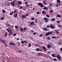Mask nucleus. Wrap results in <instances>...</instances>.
I'll list each match as a JSON object with an SVG mask.
<instances>
[{"label": "nucleus", "mask_w": 62, "mask_h": 62, "mask_svg": "<svg viewBox=\"0 0 62 62\" xmlns=\"http://www.w3.org/2000/svg\"><path fill=\"white\" fill-rule=\"evenodd\" d=\"M6 29L8 32H9V34H11V35L12 34V32H11V30H9L7 28Z\"/></svg>", "instance_id": "nucleus-1"}, {"label": "nucleus", "mask_w": 62, "mask_h": 62, "mask_svg": "<svg viewBox=\"0 0 62 62\" xmlns=\"http://www.w3.org/2000/svg\"><path fill=\"white\" fill-rule=\"evenodd\" d=\"M52 33V31L50 32H48L46 34V36H48L49 35H51V34Z\"/></svg>", "instance_id": "nucleus-2"}, {"label": "nucleus", "mask_w": 62, "mask_h": 62, "mask_svg": "<svg viewBox=\"0 0 62 62\" xmlns=\"http://www.w3.org/2000/svg\"><path fill=\"white\" fill-rule=\"evenodd\" d=\"M57 58H58V60H60L61 59V56H60L59 55H58L57 56Z\"/></svg>", "instance_id": "nucleus-3"}, {"label": "nucleus", "mask_w": 62, "mask_h": 62, "mask_svg": "<svg viewBox=\"0 0 62 62\" xmlns=\"http://www.w3.org/2000/svg\"><path fill=\"white\" fill-rule=\"evenodd\" d=\"M0 41H1V42L2 43H3V44H5L6 43V42L0 39Z\"/></svg>", "instance_id": "nucleus-4"}, {"label": "nucleus", "mask_w": 62, "mask_h": 62, "mask_svg": "<svg viewBox=\"0 0 62 62\" xmlns=\"http://www.w3.org/2000/svg\"><path fill=\"white\" fill-rule=\"evenodd\" d=\"M42 48L43 49H44V50L45 51H46V47L44 46H43L42 47Z\"/></svg>", "instance_id": "nucleus-5"}, {"label": "nucleus", "mask_w": 62, "mask_h": 62, "mask_svg": "<svg viewBox=\"0 0 62 62\" xmlns=\"http://www.w3.org/2000/svg\"><path fill=\"white\" fill-rule=\"evenodd\" d=\"M11 4L12 6H13L14 7L15 6V5H14V2H12L11 3Z\"/></svg>", "instance_id": "nucleus-6"}, {"label": "nucleus", "mask_w": 62, "mask_h": 62, "mask_svg": "<svg viewBox=\"0 0 62 62\" xmlns=\"http://www.w3.org/2000/svg\"><path fill=\"white\" fill-rule=\"evenodd\" d=\"M9 44L10 45H15V44L12 42L10 43Z\"/></svg>", "instance_id": "nucleus-7"}, {"label": "nucleus", "mask_w": 62, "mask_h": 62, "mask_svg": "<svg viewBox=\"0 0 62 62\" xmlns=\"http://www.w3.org/2000/svg\"><path fill=\"white\" fill-rule=\"evenodd\" d=\"M50 26L51 27V28H52V29H54V27L52 25H50Z\"/></svg>", "instance_id": "nucleus-8"}, {"label": "nucleus", "mask_w": 62, "mask_h": 62, "mask_svg": "<svg viewBox=\"0 0 62 62\" xmlns=\"http://www.w3.org/2000/svg\"><path fill=\"white\" fill-rule=\"evenodd\" d=\"M23 18H26V16L24 15H22L21 16Z\"/></svg>", "instance_id": "nucleus-9"}, {"label": "nucleus", "mask_w": 62, "mask_h": 62, "mask_svg": "<svg viewBox=\"0 0 62 62\" xmlns=\"http://www.w3.org/2000/svg\"><path fill=\"white\" fill-rule=\"evenodd\" d=\"M18 3L19 4V5H20V4H22V2H21V1H18Z\"/></svg>", "instance_id": "nucleus-10"}, {"label": "nucleus", "mask_w": 62, "mask_h": 62, "mask_svg": "<svg viewBox=\"0 0 62 62\" xmlns=\"http://www.w3.org/2000/svg\"><path fill=\"white\" fill-rule=\"evenodd\" d=\"M23 28L22 27H21L20 28V31L21 32H23Z\"/></svg>", "instance_id": "nucleus-11"}, {"label": "nucleus", "mask_w": 62, "mask_h": 62, "mask_svg": "<svg viewBox=\"0 0 62 62\" xmlns=\"http://www.w3.org/2000/svg\"><path fill=\"white\" fill-rule=\"evenodd\" d=\"M2 12L3 13H6V11L4 10V9L2 10Z\"/></svg>", "instance_id": "nucleus-12"}, {"label": "nucleus", "mask_w": 62, "mask_h": 62, "mask_svg": "<svg viewBox=\"0 0 62 62\" xmlns=\"http://www.w3.org/2000/svg\"><path fill=\"white\" fill-rule=\"evenodd\" d=\"M43 30L44 31H47V29L46 28H43Z\"/></svg>", "instance_id": "nucleus-13"}, {"label": "nucleus", "mask_w": 62, "mask_h": 62, "mask_svg": "<svg viewBox=\"0 0 62 62\" xmlns=\"http://www.w3.org/2000/svg\"><path fill=\"white\" fill-rule=\"evenodd\" d=\"M13 14V12H12L10 13L9 15H12Z\"/></svg>", "instance_id": "nucleus-14"}, {"label": "nucleus", "mask_w": 62, "mask_h": 62, "mask_svg": "<svg viewBox=\"0 0 62 62\" xmlns=\"http://www.w3.org/2000/svg\"><path fill=\"white\" fill-rule=\"evenodd\" d=\"M56 31V33L57 34H59V32H58V31L57 30H55Z\"/></svg>", "instance_id": "nucleus-15"}, {"label": "nucleus", "mask_w": 62, "mask_h": 62, "mask_svg": "<svg viewBox=\"0 0 62 62\" xmlns=\"http://www.w3.org/2000/svg\"><path fill=\"white\" fill-rule=\"evenodd\" d=\"M45 12L44 11H43L42 12V14L43 15L45 14Z\"/></svg>", "instance_id": "nucleus-16"}, {"label": "nucleus", "mask_w": 62, "mask_h": 62, "mask_svg": "<svg viewBox=\"0 0 62 62\" xmlns=\"http://www.w3.org/2000/svg\"><path fill=\"white\" fill-rule=\"evenodd\" d=\"M57 3L58 4L59 3H60L61 2V1L60 0H57Z\"/></svg>", "instance_id": "nucleus-17"}, {"label": "nucleus", "mask_w": 62, "mask_h": 62, "mask_svg": "<svg viewBox=\"0 0 62 62\" xmlns=\"http://www.w3.org/2000/svg\"><path fill=\"white\" fill-rule=\"evenodd\" d=\"M25 6L26 7H29V6H30V5L29 4H26L25 5Z\"/></svg>", "instance_id": "nucleus-18"}, {"label": "nucleus", "mask_w": 62, "mask_h": 62, "mask_svg": "<svg viewBox=\"0 0 62 62\" xmlns=\"http://www.w3.org/2000/svg\"><path fill=\"white\" fill-rule=\"evenodd\" d=\"M28 47H31V43H29V44H28Z\"/></svg>", "instance_id": "nucleus-19"}, {"label": "nucleus", "mask_w": 62, "mask_h": 62, "mask_svg": "<svg viewBox=\"0 0 62 62\" xmlns=\"http://www.w3.org/2000/svg\"><path fill=\"white\" fill-rule=\"evenodd\" d=\"M6 25H7V26H10V25L9 24H7V23H6Z\"/></svg>", "instance_id": "nucleus-20"}, {"label": "nucleus", "mask_w": 62, "mask_h": 62, "mask_svg": "<svg viewBox=\"0 0 62 62\" xmlns=\"http://www.w3.org/2000/svg\"><path fill=\"white\" fill-rule=\"evenodd\" d=\"M7 34H8V33L7 32H6L5 33L4 37H6V36H7Z\"/></svg>", "instance_id": "nucleus-21"}, {"label": "nucleus", "mask_w": 62, "mask_h": 62, "mask_svg": "<svg viewBox=\"0 0 62 62\" xmlns=\"http://www.w3.org/2000/svg\"><path fill=\"white\" fill-rule=\"evenodd\" d=\"M47 47L48 48H50V47H51V46L50 45H49L47 46Z\"/></svg>", "instance_id": "nucleus-22"}, {"label": "nucleus", "mask_w": 62, "mask_h": 62, "mask_svg": "<svg viewBox=\"0 0 62 62\" xmlns=\"http://www.w3.org/2000/svg\"><path fill=\"white\" fill-rule=\"evenodd\" d=\"M54 55H55V54H52V56L53 57H55V56H54Z\"/></svg>", "instance_id": "nucleus-23"}, {"label": "nucleus", "mask_w": 62, "mask_h": 62, "mask_svg": "<svg viewBox=\"0 0 62 62\" xmlns=\"http://www.w3.org/2000/svg\"><path fill=\"white\" fill-rule=\"evenodd\" d=\"M52 3H50L49 5V7H52Z\"/></svg>", "instance_id": "nucleus-24"}, {"label": "nucleus", "mask_w": 62, "mask_h": 62, "mask_svg": "<svg viewBox=\"0 0 62 62\" xmlns=\"http://www.w3.org/2000/svg\"><path fill=\"white\" fill-rule=\"evenodd\" d=\"M51 21H55V18H54L53 19H51Z\"/></svg>", "instance_id": "nucleus-25"}, {"label": "nucleus", "mask_w": 62, "mask_h": 62, "mask_svg": "<svg viewBox=\"0 0 62 62\" xmlns=\"http://www.w3.org/2000/svg\"><path fill=\"white\" fill-rule=\"evenodd\" d=\"M44 10H45V9H47V10H48V8H47V7H45L44 8Z\"/></svg>", "instance_id": "nucleus-26"}, {"label": "nucleus", "mask_w": 62, "mask_h": 62, "mask_svg": "<svg viewBox=\"0 0 62 62\" xmlns=\"http://www.w3.org/2000/svg\"><path fill=\"white\" fill-rule=\"evenodd\" d=\"M44 20H48V19L46 18H44Z\"/></svg>", "instance_id": "nucleus-27"}, {"label": "nucleus", "mask_w": 62, "mask_h": 62, "mask_svg": "<svg viewBox=\"0 0 62 62\" xmlns=\"http://www.w3.org/2000/svg\"><path fill=\"white\" fill-rule=\"evenodd\" d=\"M36 51H39L40 50V49L38 48L36 49Z\"/></svg>", "instance_id": "nucleus-28"}, {"label": "nucleus", "mask_w": 62, "mask_h": 62, "mask_svg": "<svg viewBox=\"0 0 62 62\" xmlns=\"http://www.w3.org/2000/svg\"><path fill=\"white\" fill-rule=\"evenodd\" d=\"M46 16L47 17V18H49V17H50V16L48 15H46Z\"/></svg>", "instance_id": "nucleus-29"}, {"label": "nucleus", "mask_w": 62, "mask_h": 62, "mask_svg": "<svg viewBox=\"0 0 62 62\" xmlns=\"http://www.w3.org/2000/svg\"><path fill=\"white\" fill-rule=\"evenodd\" d=\"M52 39H55V38H56V37L55 36H53L52 37Z\"/></svg>", "instance_id": "nucleus-30"}, {"label": "nucleus", "mask_w": 62, "mask_h": 62, "mask_svg": "<svg viewBox=\"0 0 62 62\" xmlns=\"http://www.w3.org/2000/svg\"><path fill=\"white\" fill-rule=\"evenodd\" d=\"M43 4H44V5H46V2H45V1H43Z\"/></svg>", "instance_id": "nucleus-31"}, {"label": "nucleus", "mask_w": 62, "mask_h": 62, "mask_svg": "<svg viewBox=\"0 0 62 62\" xmlns=\"http://www.w3.org/2000/svg\"><path fill=\"white\" fill-rule=\"evenodd\" d=\"M17 35V34L15 33L13 35V36H16Z\"/></svg>", "instance_id": "nucleus-32"}, {"label": "nucleus", "mask_w": 62, "mask_h": 62, "mask_svg": "<svg viewBox=\"0 0 62 62\" xmlns=\"http://www.w3.org/2000/svg\"><path fill=\"white\" fill-rule=\"evenodd\" d=\"M47 39H48V40H50V38L49 37H47Z\"/></svg>", "instance_id": "nucleus-33"}, {"label": "nucleus", "mask_w": 62, "mask_h": 62, "mask_svg": "<svg viewBox=\"0 0 62 62\" xmlns=\"http://www.w3.org/2000/svg\"><path fill=\"white\" fill-rule=\"evenodd\" d=\"M29 16V14H26L25 15V16Z\"/></svg>", "instance_id": "nucleus-34"}, {"label": "nucleus", "mask_w": 62, "mask_h": 62, "mask_svg": "<svg viewBox=\"0 0 62 62\" xmlns=\"http://www.w3.org/2000/svg\"><path fill=\"white\" fill-rule=\"evenodd\" d=\"M15 28H16V29H17V28H18V26H15Z\"/></svg>", "instance_id": "nucleus-35"}, {"label": "nucleus", "mask_w": 62, "mask_h": 62, "mask_svg": "<svg viewBox=\"0 0 62 62\" xmlns=\"http://www.w3.org/2000/svg\"><path fill=\"white\" fill-rule=\"evenodd\" d=\"M4 18L3 17H1V18L0 19L1 20H4Z\"/></svg>", "instance_id": "nucleus-36"}, {"label": "nucleus", "mask_w": 62, "mask_h": 62, "mask_svg": "<svg viewBox=\"0 0 62 62\" xmlns=\"http://www.w3.org/2000/svg\"><path fill=\"white\" fill-rule=\"evenodd\" d=\"M15 18L17 17V14H16L15 16Z\"/></svg>", "instance_id": "nucleus-37"}, {"label": "nucleus", "mask_w": 62, "mask_h": 62, "mask_svg": "<svg viewBox=\"0 0 62 62\" xmlns=\"http://www.w3.org/2000/svg\"><path fill=\"white\" fill-rule=\"evenodd\" d=\"M53 12V10H51L50 11V13H52V12Z\"/></svg>", "instance_id": "nucleus-38"}, {"label": "nucleus", "mask_w": 62, "mask_h": 62, "mask_svg": "<svg viewBox=\"0 0 62 62\" xmlns=\"http://www.w3.org/2000/svg\"><path fill=\"white\" fill-rule=\"evenodd\" d=\"M58 26L59 27H61L62 26V25H58Z\"/></svg>", "instance_id": "nucleus-39"}, {"label": "nucleus", "mask_w": 62, "mask_h": 62, "mask_svg": "<svg viewBox=\"0 0 62 62\" xmlns=\"http://www.w3.org/2000/svg\"><path fill=\"white\" fill-rule=\"evenodd\" d=\"M57 17H59V18H60V16H59V15H57Z\"/></svg>", "instance_id": "nucleus-40"}, {"label": "nucleus", "mask_w": 62, "mask_h": 62, "mask_svg": "<svg viewBox=\"0 0 62 62\" xmlns=\"http://www.w3.org/2000/svg\"><path fill=\"white\" fill-rule=\"evenodd\" d=\"M26 28L25 27H24V28H23V30H26Z\"/></svg>", "instance_id": "nucleus-41"}, {"label": "nucleus", "mask_w": 62, "mask_h": 62, "mask_svg": "<svg viewBox=\"0 0 62 62\" xmlns=\"http://www.w3.org/2000/svg\"><path fill=\"white\" fill-rule=\"evenodd\" d=\"M33 22H31V25H33Z\"/></svg>", "instance_id": "nucleus-42"}, {"label": "nucleus", "mask_w": 62, "mask_h": 62, "mask_svg": "<svg viewBox=\"0 0 62 62\" xmlns=\"http://www.w3.org/2000/svg\"><path fill=\"white\" fill-rule=\"evenodd\" d=\"M41 3H38V5H40V6H41Z\"/></svg>", "instance_id": "nucleus-43"}, {"label": "nucleus", "mask_w": 62, "mask_h": 62, "mask_svg": "<svg viewBox=\"0 0 62 62\" xmlns=\"http://www.w3.org/2000/svg\"><path fill=\"white\" fill-rule=\"evenodd\" d=\"M9 58H10V59H11V58H12V59H13V58L12 57H11V56H10L9 57Z\"/></svg>", "instance_id": "nucleus-44"}, {"label": "nucleus", "mask_w": 62, "mask_h": 62, "mask_svg": "<svg viewBox=\"0 0 62 62\" xmlns=\"http://www.w3.org/2000/svg\"><path fill=\"white\" fill-rule=\"evenodd\" d=\"M38 55H39L40 54H41V53H38Z\"/></svg>", "instance_id": "nucleus-45"}, {"label": "nucleus", "mask_w": 62, "mask_h": 62, "mask_svg": "<svg viewBox=\"0 0 62 62\" xmlns=\"http://www.w3.org/2000/svg\"><path fill=\"white\" fill-rule=\"evenodd\" d=\"M23 8V7L21 6V7H20L19 8V9H21V8Z\"/></svg>", "instance_id": "nucleus-46"}, {"label": "nucleus", "mask_w": 62, "mask_h": 62, "mask_svg": "<svg viewBox=\"0 0 62 62\" xmlns=\"http://www.w3.org/2000/svg\"><path fill=\"white\" fill-rule=\"evenodd\" d=\"M21 42L22 43H24V42L23 41H21Z\"/></svg>", "instance_id": "nucleus-47"}, {"label": "nucleus", "mask_w": 62, "mask_h": 62, "mask_svg": "<svg viewBox=\"0 0 62 62\" xmlns=\"http://www.w3.org/2000/svg\"><path fill=\"white\" fill-rule=\"evenodd\" d=\"M40 7L41 8H42V7H43V5H41L40 6Z\"/></svg>", "instance_id": "nucleus-48"}, {"label": "nucleus", "mask_w": 62, "mask_h": 62, "mask_svg": "<svg viewBox=\"0 0 62 62\" xmlns=\"http://www.w3.org/2000/svg\"><path fill=\"white\" fill-rule=\"evenodd\" d=\"M54 61H57V60L56 59H54Z\"/></svg>", "instance_id": "nucleus-49"}, {"label": "nucleus", "mask_w": 62, "mask_h": 62, "mask_svg": "<svg viewBox=\"0 0 62 62\" xmlns=\"http://www.w3.org/2000/svg\"><path fill=\"white\" fill-rule=\"evenodd\" d=\"M39 14V12H38L37 13V14Z\"/></svg>", "instance_id": "nucleus-50"}, {"label": "nucleus", "mask_w": 62, "mask_h": 62, "mask_svg": "<svg viewBox=\"0 0 62 62\" xmlns=\"http://www.w3.org/2000/svg\"><path fill=\"white\" fill-rule=\"evenodd\" d=\"M61 42H60L59 43V45H61Z\"/></svg>", "instance_id": "nucleus-51"}, {"label": "nucleus", "mask_w": 62, "mask_h": 62, "mask_svg": "<svg viewBox=\"0 0 62 62\" xmlns=\"http://www.w3.org/2000/svg\"><path fill=\"white\" fill-rule=\"evenodd\" d=\"M42 34H41L39 36V37H42Z\"/></svg>", "instance_id": "nucleus-52"}, {"label": "nucleus", "mask_w": 62, "mask_h": 62, "mask_svg": "<svg viewBox=\"0 0 62 62\" xmlns=\"http://www.w3.org/2000/svg\"><path fill=\"white\" fill-rule=\"evenodd\" d=\"M16 10H15V11H14V13H16Z\"/></svg>", "instance_id": "nucleus-53"}, {"label": "nucleus", "mask_w": 62, "mask_h": 62, "mask_svg": "<svg viewBox=\"0 0 62 62\" xmlns=\"http://www.w3.org/2000/svg\"><path fill=\"white\" fill-rule=\"evenodd\" d=\"M36 34V32H34L33 33V35H35Z\"/></svg>", "instance_id": "nucleus-54"}, {"label": "nucleus", "mask_w": 62, "mask_h": 62, "mask_svg": "<svg viewBox=\"0 0 62 62\" xmlns=\"http://www.w3.org/2000/svg\"><path fill=\"white\" fill-rule=\"evenodd\" d=\"M34 18H31L32 20H34Z\"/></svg>", "instance_id": "nucleus-55"}, {"label": "nucleus", "mask_w": 62, "mask_h": 62, "mask_svg": "<svg viewBox=\"0 0 62 62\" xmlns=\"http://www.w3.org/2000/svg\"><path fill=\"white\" fill-rule=\"evenodd\" d=\"M45 23H47V22H48V21H47V20H46L45 21Z\"/></svg>", "instance_id": "nucleus-56"}, {"label": "nucleus", "mask_w": 62, "mask_h": 62, "mask_svg": "<svg viewBox=\"0 0 62 62\" xmlns=\"http://www.w3.org/2000/svg\"><path fill=\"white\" fill-rule=\"evenodd\" d=\"M5 46H8V45L7 44H5Z\"/></svg>", "instance_id": "nucleus-57"}, {"label": "nucleus", "mask_w": 62, "mask_h": 62, "mask_svg": "<svg viewBox=\"0 0 62 62\" xmlns=\"http://www.w3.org/2000/svg\"><path fill=\"white\" fill-rule=\"evenodd\" d=\"M27 3H28L27 2H26L25 3V4H27Z\"/></svg>", "instance_id": "nucleus-58"}, {"label": "nucleus", "mask_w": 62, "mask_h": 62, "mask_svg": "<svg viewBox=\"0 0 62 62\" xmlns=\"http://www.w3.org/2000/svg\"><path fill=\"white\" fill-rule=\"evenodd\" d=\"M16 39H17V40H19V38H17Z\"/></svg>", "instance_id": "nucleus-59"}, {"label": "nucleus", "mask_w": 62, "mask_h": 62, "mask_svg": "<svg viewBox=\"0 0 62 62\" xmlns=\"http://www.w3.org/2000/svg\"><path fill=\"white\" fill-rule=\"evenodd\" d=\"M10 5V4L8 3L7 4V6H9Z\"/></svg>", "instance_id": "nucleus-60"}, {"label": "nucleus", "mask_w": 62, "mask_h": 62, "mask_svg": "<svg viewBox=\"0 0 62 62\" xmlns=\"http://www.w3.org/2000/svg\"><path fill=\"white\" fill-rule=\"evenodd\" d=\"M19 53H22V51H19Z\"/></svg>", "instance_id": "nucleus-61"}, {"label": "nucleus", "mask_w": 62, "mask_h": 62, "mask_svg": "<svg viewBox=\"0 0 62 62\" xmlns=\"http://www.w3.org/2000/svg\"><path fill=\"white\" fill-rule=\"evenodd\" d=\"M31 31L32 32H34V31L33 30H31Z\"/></svg>", "instance_id": "nucleus-62"}, {"label": "nucleus", "mask_w": 62, "mask_h": 62, "mask_svg": "<svg viewBox=\"0 0 62 62\" xmlns=\"http://www.w3.org/2000/svg\"><path fill=\"white\" fill-rule=\"evenodd\" d=\"M60 5H61V3H59V4H58V6H60Z\"/></svg>", "instance_id": "nucleus-63"}, {"label": "nucleus", "mask_w": 62, "mask_h": 62, "mask_svg": "<svg viewBox=\"0 0 62 62\" xmlns=\"http://www.w3.org/2000/svg\"><path fill=\"white\" fill-rule=\"evenodd\" d=\"M60 49L61 51H62V48H61Z\"/></svg>", "instance_id": "nucleus-64"}]
</instances>
